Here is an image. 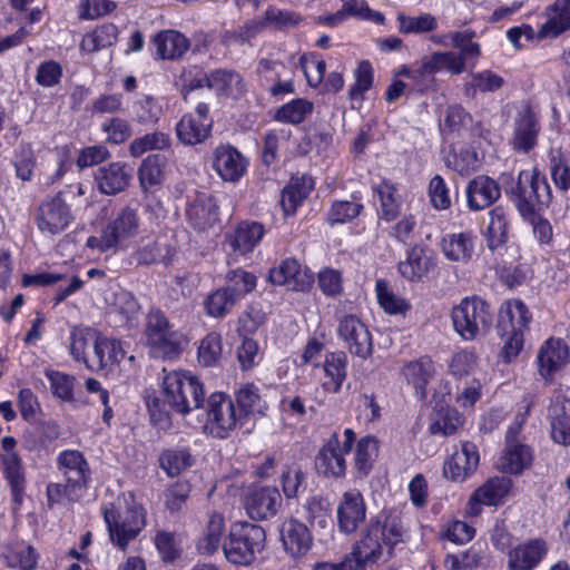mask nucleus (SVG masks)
Wrapping results in <instances>:
<instances>
[{"label": "nucleus", "instance_id": "obj_33", "mask_svg": "<svg viewBox=\"0 0 570 570\" xmlns=\"http://www.w3.org/2000/svg\"><path fill=\"white\" fill-rule=\"evenodd\" d=\"M434 373V364L429 358L410 362L402 367L404 380L414 389L415 396L420 400H425L426 386Z\"/></svg>", "mask_w": 570, "mask_h": 570}, {"label": "nucleus", "instance_id": "obj_5", "mask_svg": "<svg viewBox=\"0 0 570 570\" xmlns=\"http://www.w3.org/2000/svg\"><path fill=\"white\" fill-rule=\"evenodd\" d=\"M146 344L156 357L174 358L183 350L185 337L171 330L168 320L160 311H151L145 328Z\"/></svg>", "mask_w": 570, "mask_h": 570}, {"label": "nucleus", "instance_id": "obj_9", "mask_svg": "<svg viewBox=\"0 0 570 570\" xmlns=\"http://www.w3.org/2000/svg\"><path fill=\"white\" fill-rule=\"evenodd\" d=\"M512 488L511 479L507 476H493L478 487L470 495L464 513L469 518L479 517L483 507H498L509 495Z\"/></svg>", "mask_w": 570, "mask_h": 570}, {"label": "nucleus", "instance_id": "obj_12", "mask_svg": "<svg viewBox=\"0 0 570 570\" xmlns=\"http://www.w3.org/2000/svg\"><path fill=\"white\" fill-rule=\"evenodd\" d=\"M337 333L351 354L366 358L372 353V336L367 326L355 315L340 318Z\"/></svg>", "mask_w": 570, "mask_h": 570}, {"label": "nucleus", "instance_id": "obj_26", "mask_svg": "<svg viewBox=\"0 0 570 570\" xmlns=\"http://www.w3.org/2000/svg\"><path fill=\"white\" fill-rule=\"evenodd\" d=\"M550 434L561 445H570V401L557 393L549 407Z\"/></svg>", "mask_w": 570, "mask_h": 570}, {"label": "nucleus", "instance_id": "obj_27", "mask_svg": "<svg viewBox=\"0 0 570 570\" xmlns=\"http://www.w3.org/2000/svg\"><path fill=\"white\" fill-rule=\"evenodd\" d=\"M466 202L471 210L478 212L491 206L499 199L501 190L499 185L488 176H478L466 186Z\"/></svg>", "mask_w": 570, "mask_h": 570}, {"label": "nucleus", "instance_id": "obj_16", "mask_svg": "<svg viewBox=\"0 0 570 570\" xmlns=\"http://www.w3.org/2000/svg\"><path fill=\"white\" fill-rule=\"evenodd\" d=\"M549 544L546 539L537 537L527 539L508 553L509 570H534L548 556Z\"/></svg>", "mask_w": 570, "mask_h": 570}, {"label": "nucleus", "instance_id": "obj_48", "mask_svg": "<svg viewBox=\"0 0 570 570\" xmlns=\"http://www.w3.org/2000/svg\"><path fill=\"white\" fill-rule=\"evenodd\" d=\"M313 111V104L304 98H296L275 110L273 118L284 124L297 125Z\"/></svg>", "mask_w": 570, "mask_h": 570}, {"label": "nucleus", "instance_id": "obj_39", "mask_svg": "<svg viewBox=\"0 0 570 570\" xmlns=\"http://www.w3.org/2000/svg\"><path fill=\"white\" fill-rule=\"evenodd\" d=\"M373 528H379L377 534L389 553L391 549L403 541L404 527L397 515L381 512L374 521L371 522Z\"/></svg>", "mask_w": 570, "mask_h": 570}, {"label": "nucleus", "instance_id": "obj_6", "mask_svg": "<svg viewBox=\"0 0 570 570\" xmlns=\"http://www.w3.org/2000/svg\"><path fill=\"white\" fill-rule=\"evenodd\" d=\"M343 436L344 440L341 441L337 434H333L316 456V468L325 476L342 478L345 475V455L352 451L356 434L352 429H345Z\"/></svg>", "mask_w": 570, "mask_h": 570}, {"label": "nucleus", "instance_id": "obj_43", "mask_svg": "<svg viewBox=\"0 0 570 570\" xmlns=\"http://www.w3.org/2000/svg\"><path fill=\"white\" fill-rule=\"evenodd\" d=\"M354 82L348 89V97L353 104L360 106L364 101L365 92L374 85V68L368 60H361L353 70Z\"/></svg>", "mask_w": 570, "mask_h": 570}, {"label": "nucleus", "instance_id": "obj_50", "mask_svg": "<svg viewBox=\"0 0 570 570\" xmlns=\"http://www.w3.org/2000/svg\"><path fill=\"white\" fill-rule=\"evenodd\" d=\"M379 445L375 438L366 435L356 443L354 465L361 476L367 475L377 456Z\"/></svg>", "mask_w": 570, "mask_h": 570}, {"label": "nucleus", "instance_id": "obj_28", "mask_svg": "<svg viewBox=\"0 0 570 570\" xmlns=\"http://www.w3.org/2000/svg\"><path fill=\"white\" fill-rule=\"evenodd\" d=\"M539 130L535 114L528 107L520 110L514 122L513 148L523 153L531 150L537 144Z\"/></svg>", "mask_w": 570, "mask_h": 570}, {"label": "nucleus", "instance_id": "obj_44", "mask_svg": "<svg viewBox=\"0 0 570 570\" xmlns=\"http://www.w3.org/2000/svg\"><path fill=\"white\" fill-rule=\"evenodd\" d=\"M463 425V417L454 407H440L431 417L429 431L433 435H452Z\"/></svg>", "mask_w": 570, "mask_h": 570}, {"label": "nucleus", "instance_id": "obj_49", "mask_svg": "<svg viewBox=\"0 0 570 570\" xmlns=\"http://www.w3.org/2000/svg\"><path fill=\"white\" fill-rule=\"evenodd\" d=\"M225 531V520L223 514L213 512L209 515L206 530L199 540L198 549L202 553L212 554L218 550L222 543V537Z\"/></svg>", "mask_w": 570, "mask_h": 570}, {"label": "nucleus", "instance_id": "obj_47", "mask_svg": "<svg viewBox=\"0 0 570 570\" xmlns=\"http://www.w3.org/2000/svg\"><path fill=\"white\" fill-rule=\"evenodd\" d=\"M238 299L236 294L228 288L222 287L212 292L204 301V308L208 316L214 318L225 317Z\"/></svg>", "mask_w": 570, "mask_h": 570}, {"label": "nucleus", "instance_id": "obj_17", "mask_svg": "<svg viewBox=\"0 0 570 570\" xmlns=\"http://www.w3.org/2000/svg\"><path fill=\"white\" fill-rule=\"evenodd\" d=\"M519 430L520 425L508 430L505 448L497 461V468L504 473L519 474L532 463L530 448L514 439Z\"/></svg>", "mask_w": 570, "mask_h": 570}, {"label": "nucleus", "instance_id": "obj_32", "mask_svg": "<svg viewBox=\"0 0 570 570\" xmlns=\"http://www.w3.org/2000/svg\"><path fill=\"white\" fill-rule=\"evenodd\" d=\"M379 528L368 525L363 538L356 543L352 556L346 558L352 561L355 570H363L368 562L376 561L383 552V543L377 534Z\"/></svg>", "mask_w": 570, "mask_h": 570}, {"label": "nucleus", "instance_id": "obj_36", "mask_svg": "<svg viewBox=\"0 0 570 570\" xmlns=\"http://www.w3.org/2000/svg\"><path fill=\"white\" fill-rule=\"evenodd\" d=\"M166 177V160L160 155H150L142 160L138 178L140 187L146 193H155L164 183Z\"/></svg>", "mask_w": 570, "mask_h": 570}, {"label": "nucleus", "instance_id": "obj_13", "mask_svg": "<svg viewBox=\"0 0 570 570\" xmlns=\"http://www.w3.org/2000/svg\"><path fill=\"white\" fill-rule=\"evenodd\" d=\"M569 360L568 345L561 338L550 337L539 346L535 358L538 373L546 382H551Z\"/></svg>", "mask_w": 570, "mask_h": 570}, {"label": "nucleus", "instance_id": "obj_54", "mask_svg": "<svg viewBox=\"0 0 570 570\" xmlns=\"http://www.w3.org/2000/svg\"><path fill=\"white\" fill-rule=\"evenodd\" d=\"M236 401L242 411L248 414H264L267 410L266 402L262 399L259 390L254 384L247 383L243 385L237 394Z\"/></svg>", "mask_w": 570, "mask_h": 570}, {"label": "nucleus", "instance_id": "obj_25", "mask_svg": "<svg viewBox=\"0 0 570 570\" xmlns=\"http://www.w3.org/2000/svg\"><path fill=\"white\" fill-rule=\"evenodd\" d=\"M131 179V169L121 161L101 166L95 174L98 189L105 195H116L125 190Z\"/></svg>", "mask_w": 570, "mask_h": 570}, {"label": "nucleus", "instance_id": "obj_14", "mask_svg": "<svg viewBox=\"0 0 570 570\" xmlns=\"http://www.w3.org/2000/svg\"><path fill=\"white\" fill-rule=\"evenodd\" d=\"M279 538L283 550L294 561L302 560L313 547L311 530L296 519H287L282 523Z\"/></svg>", "mask_w": 570, "mask_h": 570}, {"label": "nucleus", "instance_id": "obj_40", "mask_svg": "<svg viewBox=\"0 0 570 570\" xmlns=\"http://www.w3.org/2000/svg\"><path fill=\"white\" fill-rule=\"evenodd\" d=\"M509 214L501 207L497 206L489 213V224L485 229V238L490 249H497L508 240Z\"/></svg>", "mask_w": 570, "mask_h": 570}, {"label": "nucleus", "instance_id": "obj_61", "mask_svg": "<svg viewBox=\"0 0 570 570\" xmlns=\"http://www.w3.org/2000/svg\"><path fill=\"white\" fill-rule=\"evenodd\" d=\"M226 282L225 288L236 294V298L239 299L256 287L257 278L244 269H234L227 273Z\"/></svg>", "mask_w": 570, "mask_h": 570}, {"label": "nucleus", "instance_id": "obj_11", "mask_svg": "<svg viewBox=\"0 0 570 570\" xmlns=\"http://www.w3.org/2000/svg\"><path fill=\"white\" fill-rule=\"evenodd\" d=\"M208 112V106L199 102L194 111L184 115L177 122L176 134L184 145H197L208 138L213 126Z\"/></svg>", "mask_w": 570, "mask_h": 570}, {"label": "nucleus", "instance_id": "obj_10", "mask_svg": "<svg viewBox=\"0 0 570 570\" xmlns=\"http://www.w3.org/2000/svg\"><path fill=\"white\" fill-rule=\"evenodd\" d=\"M480 463L478 446L469 441H461L443 463L445 479L462 483L471 478Z\"/></svg>", "mask_w": 570, "mask_h": 570}, {"label": "nucleus", "instance_id": "obj_64", "mask_svg": "<svg viewBox=\"0 0 570 570\" xmlns=\"http://www.w3.org/2000/svg\"><path fill=\"white\" fill-rule=\"evenodd\" d=\"M478 364V355L471 350H461L453 354L449 362V372L458 379H462L474 372Z\"/></svg>", "mask_w": 570, "mask_h": 570}, {"label": "nucleus", "instance_id": "obj_41", "mask_svg": "<svg viewBox=\"0 0 570 570\" xmlns=\"http://www.w3.org/2000/svg\"><path fill=\"white\" fill-rule=\"evenodd\" d=\"M538 36H559L570 29V0H556Z\"/></svg>", "mask_w": 570, "mask_h": 570}, {"label": "nucleus", "instance_id": "obj_3", "mask_svg": "<svg viewBox=\"0 0 570 570\" xmlns=\"http://www.w3.org/2000/svg\"><path fill=\"white\" fill-rule=\"evenodd\" d=\"M451 318L455 332L465 341L484 335L492 325L493 312L479 296L464 297L454 305Z\"/></svg>", "mask_w": 570, "mask_h": 570}, {"label": "nucleus", "instance_id": "obj_57", "mask_svg": "<svg viewBox=\"0 0 570 570\" xmlns=\"http://www.w3.org/2000/svg\"><path fill=\"white\" fill-rule=\"evenodd\" d=\"M12 165L17 178L22 181H30L36 166V157L32 147L28 144L20 145L14 151Z\"/></svg>", "mask_w": 570, "mask_h": 570}, {"label": "nucleus", "instance_id": "obj_52", "mask_svg": "<svg viewBox=\"0 0 570 570\" xmlns=\"http://www.w3.org/2000/svg\"><path fill=\"white\" fill-rule=\"evenodd\" d=\"M2 464L13 498L16 501H20L24 490V470L21 459L18 453L4 454L2 456Z\"/></svg>", "mask_w": 570, "mask_h": 570}, {"label": "nucleus", "instance_id": "obj_1", "mask_svg": "<svg viewBox=\"0 0 570 570\" xmlns=\"http://www.w3.org/2000/svg\"><path fill=\"white\" fill-rule=\"evenodd\" d=\"M104 519L111 542L126 550L145 528L146 510L131 495H121L104 508Z\"/></svg>", "mask_w": 570, "mask_h": 570}, {"label": "nucleus", "instance_id": "obj_55", "mask_svg": "<svg viewBox=\"0 0 570 570\" xmlns=\"http://www.w3.org/2000/svg\"><path fill=\"white\" fill-rule=\"evenodd\" d=\"M114 306L122 325L131 327L138 323L140 306L130 293L122 291L116 294Z\"/></svg>", "mask_w": 570, "mask_h": 570}, {"label": "nucleus", "instance_id": "obj_35", "mask_svg": "<svg viewBox=\"0 0 570 570\" xmlns=\"http://www.w3.org/2000/svg\"><path fill=\"white\" fill-rule=\"evenodd\" d=\"M531 322V314L521 299L504 303L500 311L499 331L524 333Z\"/></svg>", "mask_w": 570, "mask_h": 570}, {"label": "nucleus", "instance_id": "obj_23", "mask_svg": "<svg viewBox=\"0 0 570 570\" xmlns=\"http://www.w3.org/2000/svg\"><path fill=\"white\" fill-rule=\"evenodd\" d=\"M57 469L71 488L87 489L90 481V468L78 450H65L57 456Z\"/></svg>", "mask_w": 570, "mask_h": 570}, {"label": "nucleus", "instance_id": "obj_21", "mask_svg": "<svg viewBox=\"0 0 570 570\" xmlns=\"http://www.w3.org/2000/svg\"><path fill=\"white\" fill-rule=\"evenodd\" d=\"M517 188L528 204L548 206L551 202V188L537 167L519 173Z\"/></svg>", "mask_w": 570, "mask_h": 570}, {"label": "nucleus", "instance_id": "obj_22", "mask_svg": "<svg viewBox=\"0 0 570 570\" xmlns=\"http://www.w3.org/2000/svg\"><path fill=\"white\" fill-rule=\"evenodd\" d=\"M213 168L224 181H238L247 169L246 158L230 145H219L213 151Z\"/></svg>", "mask_w": 570, "mask_h": 570}, {"label": "nucleus", "instance_id": "obj_31", "mask_svg": "<svg viewBox=\"0 0 570 570\" xmlns=\"http://www.w3.org/2000/svg\"><path fill=\"white\" fill-rule=\"evenodd\" d=\"M475 237L471 232L451 233L443 236L441 249L451 262L468 263L474 253Z\"/></svg>", "mask_w": 570, "mask_h": 570}, {"label": "nucleus", "instance_id": "obj_34", "mask_svg": "<svg viewBox=\"0 0 570 570\" xmlns=\"http://www.w3.org/2000/svg\"><path fill=\"white\" fill-rule=\"evenodd\" d=\"M264 226L257 222H242L228 237V244L235 253H250L264 236Z\"/></svg>", "mask_w": 570, "mask_h": 570}, {"label": "nucleus", "instance_id": "obj_46", "mask_svg": "<svg viewBox=\"0 0 570 570\" xmlns=\"http://www.w3.org/2000/svg\"><path fill=\"white\" fill-rule=\"evenodd\" d=\"M380 200L379 215L386 222L394 220L401 213V198L394 185L383 180L375 187Z\"/></svg>", "mask_w": 570, "mask_h": 570}, {"label": "nucleus", "instance_id": "obj_59", "mask_svg": "<svg viewBox=\"0 0 570 570\" xmlns=\"http://www.w3.org/2000/svg\"><path fill=\"white\" fill-rule=\"evenodd\" d=\"M191 463V455L185 449L168 450L160 456V465L170 476L180 474L188 469Z\"/></svg>", "mask_w": 570, "mask_h": 570}, {"label": "nucleus", "instance_id": "obj_19", "mask_svg": "<svg viewBox=\"0 0 570 570\" xmlns=\"http://www.w3.org/2000/svg\"><path fill=\"white\" fill-rule=\"evenodd\" d=\"M72 220L67 204L59 197L41 204L37 216L39 230L46 235H57L63 232Z\"/></svg>", "mask_w": 570, "mask_h": 570}, {"label": "nucleus", "instance_id": "obj_60", "mask_svg": "<svg viewBox=\"0 0 570 570\" xmlns=\"http://www.w3.org/2000/svg\"><path fill=\"white\" fill-rule=\"evenodd\" d=\"M223 354L222 336L212 332L207 334L198 347V361L205 366L217 364Z\"/></svg>", "mask_w": 570, "mask_h": 570}, {"label": "nucleus", "instance_id": "obj_7", "mask_svg": "<svg viewBox=\"0 0 570 570\" xmlns=\"http://www.w3.org/2000/svg\"><path fill=\"white\" fill-rule=\"evenodd\" d=\"M239 422L233 401L224 393H213L208 400L205 431L210 435L225 439Z\"/></svg>", "mask_w": 570, "mask_h": 570}, {"label": "nucleus", "instance_id": "obj_45", "mask_svg": "<svg viewBox=\"0 0 570 570\" xmlns=\"http://www.w3.org/2000/svg\"><path fill=\"white\" fill-rule=\"evenodd\" d=\"M208 88L218 95L237 97L244 91L239 73L227 70H216L209 73Z\"/></svg>", "mask_w": 570, "mask_h": 570}, {"label": "nucleus", "instance_id": "obj_42", "mask_svg": "<svg viewBox=\"0 0 570 570\" xmlns=\"http://www.w3.org/2000/svg\"><path fill=\"white\" fill-rule=\"evenodd\" d=\"M313 188L314 181L311 177L303 176L292 180L282 193L281 205L284 213L286 215L294 214Z\"/></svg>", "mask_w": 570, "mask_h": 570}, {"label": "nucleus", "instance_id": "obj_24", "mask_svg": "<svg viewBox=\"0 0 570 570\" xmlns=\"http://www.w3.org/2000/svg\"><path fill=\"white\" fill-rule=\"evenodd\" d=\"M436 267V257L422 246L409 249L404 261L399 263V272L410 282H420Z\"/></svg>", "mask_w": 570, "mask_h": 570}, {"label": "nucleus", "instance_id": "obj_18", "mask_svg": "<svg viewBox=\"0 0 570 570\" xmlns=\"http://www.w3.org/2000/svg\"><path fill=\"white\" fill-rule=\"evenodd\" d=\"M139 217L136 209L122 208L105 227V247H124L127 242L137 236Z\"/></svg>", "mask_w": 570, "mask_h": 570}, {"label": "nucleus", "instance_id": "obj_37", "mask_svg": "<svg viewBox=\"0 0 570 570\" xmlns=\"http://www.w3.org/2000/svg\"><path fill=\"white\" fill-rule=\"evenodd\" d=\"M455 48L459 49V53L455 52H443L444 55V67L452 73H461L465 63L474 61L480 53V46L476 42L471 41V38H455Z\"/></svg>", "mask_w": 570, "mask_h": 570}, {"label": "nucleus", "instance_id": "obj_56", "mask_svg": "<svg viewBox=\"0 0 570 570\" xmlns=\"http://www.w3.org/2000/svg\"><path fill=\"white\" fill-rule=\"evenodd\" d=\"M305 518L312 527L328 529L332 525L330 504L322 498L314 497L304 505Z\"/></svg>", "mask_w": 570, "mask_h": 570}, {"label": "nucleus", "instance_id": "obj_51", "mask_svg": "<svg viewBox=\"0 0 570 570\" xmlns=\"http://www.w3.org/2000/svg\"><path fill=\"white\" fill-rule=\"evenodd\" d=\"M189 48L187 38H150L148 49L160 59H178Z\"/></svg>", "mask_w": 570, "mask_h": 570}, {"label": "nucleus", "instance_id": "obj_53", "mask_svg": "<svg viewBox=\"0 0 570 570\" xmlns=\"http://www.w3.org/2000/svg\"><path fill=\"white\" fill-rule=\"evenodd\" d=\"M2 557L7 566L21 570H30L37 562L35 550L22 542L7 547Z\"/></svg>", "mask_w": 570, "mask_h": 570}, {"label": "nucleus", "instance_id": "obj_63", "mask_svg": "<svg viewBox=\"0 0 570 570\" xmlns=\"http://www.w3.org/2000/svg\"><path fill=\"white\" fill-rule=\"evenodd\" d=\"M551 177L554 185L566 191L570 188V155L556 151L551 157Z\"/></svg>", "mask_w": 570, "mask_h": 570}, {"label": "nucleus", "instance_id": "obj_58", "mask_svg": "<svg viewBox=\"0 0 570 570\" xmlns=\"http://www.w3.org/2000/svg\"><path fill=\"white\" fill-rule=\"evenodd\" d=\"M375 292L380 306L389 314H404L410 308L409 303L392 293L382 279L376 281Z\"/></svg>", "mask_w": 570, "mask_h": 570}, {"label": "nucleus", "instance_id": "obj_20", "mask_svg": "<svg viewBox=\"0 0 570 570\" xmlns=\"http://www.w3.org/2000/svg\"><path fill=\"white\" fill-rule=\"evenodd\" d=\"M336 513L340 530L345 533L355 532L366 518V504L362 493L356 489L346 491Z\"/></svg>", "mask_w": 570, "mask_h": 570}, {"label": "nucleus", "instance_id": "obj_2", "mask_svg": "<svg viewBox=\"0 0 570 570\" xmlns=\"http://www.w3.org/2000/svg\"><path fill=\"white\" fill-rule=\"evenodd\" d=\"M265 530L248 521L234 522L223 550L228 561L235 564H250L265 547Z\"/></svg>", "mask_w": 570, "mask_h": 570}, {"label": "nucleus", "instance_id": "obj_30", "mask_svg": "<svg viewBox=\"0 0 570 570\" xmlns=\"http://www.w3.org/2000/svg\"><path fill=\"white\" fill-rule=\"evenodd\" d=\"M324 379L321 386L325 393L336 394L347 377V357L343 352L326 354L323 363Z\"/></svg>", "mask_w": 570, "mask_h": 570}, {"label": "nucleus", "instance_id": "obj_29", "mask_svg": "<svg viewBox=\"0 0 570 570\" xmlns=\"http://www.w3.org/2000/svg\"><path fill=\"white\" fill-rule=\"evenodd\" d=\"M188 222L200 232L213 228L218 223V206L209 195H199L187 208Z\"/></svg>", "mask_w": 570, "mask_h": 570}, {"label": "nucleus", "instance_id": "obj_4", "mask_svg": "<svg viewBox=\"0 0 570 570\" xmlns=\"http://www.w3.org/2000/svg\"><path fill=\"white\" fill-rule=\"evenodd\" d=\"M163 393L166 402L178 413L186 414L199 409L204 401V389L190 372L173 371L163 377Z\"/></svg>", "mask_w": 570, "mask_h": 570}, {"label": "nucleus", "instance_id": "obj_8", "mask_svg": "<svg viewBox=\"0 0 570 570\" xmlns=\"http://www.w3.org/2000/svg\"><path fill=\"white\" fill-rule=\"evenodd\" d=\"M243 505L252 520H268L276 515L282 507V495L274 485L255 483L245 490Z\"/></svg>", "mask_w": 570, "mask_h": 570}, {"label": "nucleus", "instance_id": "obj_38", "mask_svg": "<svg viewBox=\"0 0 570 570\" xmlns=\"http://www.w3.org/2000/svg\"><path fill=\"white\" fill-rule=\"evenodd\" d=\"M94 350L101 370L114 371L126 356L121 342L106 336L96 337Z\"/></svg>", "mask_w": 570, "mask_h": 570}, {"label": "nucleus", "instance_id": "obj_62", "mask_svg": "<svg viewBox=\"0 0 570 570\" xmlns=\"http://www.w3.org/2000/svg\"><path fill=\"white\" fill-rule=\"evenodd\" d=\"M169 145L170 138L168 135L155 131L132 140L130 144V154L134 157H139L149 150L168 148Z\"/></svg>", "mask_w": 570, "mask_h": 570}, {"label": "nucleus", "instance_id": "obj_15", "mask_svg": "<svg viewBox=\"0 0 570 570\" xmlns=\"http://www.w3.org/2000/svg\"><path fill=\"white\" fill-rule=\"evenodd\" d=\"M268 279L273 285L284 286L295 292H306L313 285V276L298 261L286 258L269 271Z\"/></svg>", "mask_w": 570, "mask_h": 570}]
</instances>
